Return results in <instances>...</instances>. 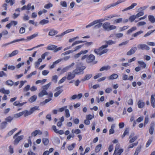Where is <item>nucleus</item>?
Here are the masks:
<instances>
[{"mask_svg":"<svg viewBox=\"0 0 155 155\" xmlns=\"http://www.w3.org/2000/svg\"><path fill=\"white\" fill-rule=\"evenodd\" d=\"M76 144L75 143H73L71 145H70L68 147V149L69 150H72L75 147Z\"/></svg>","mask_w":155,"mask_h":155,"instance_id":"34","label":"nucleus"},{"mask_svg":"<svg viewBox=\"0 0 155 155\" xmlns=\"http://www.w3.org/2000/svg\"><path fill=\"white\" fill-rule=\"evenodd\" d=\"M154 126V122H151L149 129V133L151 135L153 134Z\"/></svg>","mask_w":155,"mask_h":155,"instance_id":"14","label":"nucleus"},{"mask_svg":"<svg viewBox=\"0 0 155 155\" xmlns=\"http://www.w3.org/2000/svg\"><path fill=\"white\" fill-rule=\"evenodd\" d=\"M74 64H75L74 63H72L70 65L63 68L61 70V74H63L64 73L67 72L68 70L71 69L73 67L74 65Z\"/></svg>","mask_w":155,"mask_h":155,"instance_id":"7","label":"nucleus"},{"mask_svg":"<svg viewBox=\"0 0 155 155\" xmlns=\"http://www.w3.org/2000/svg\"><path fill=\"white\" fill-rule=\"evenodd\" d=\"M100 20H97L94 21L90 23L88 25H87L86 26V28H87L89 27H90L94 25L97 24V23L99 22Z\"/></svg>","mask_w":155,"mask_h":155,"instance_id":"19","label":"nucleus"},{"mask_svg":"<svg viewBox=\"0 0 155 155\" xmlns=\"http://www.w3.org/2000/svg\"><path fill=\"white\" fill-rule=\"evenodd\" d=\"M62 87V86L61 87H58L56 88L55 89L56 91H57L54 94V96L57 97H58L63 91V89H61V87Z\"/></svg>","mask_w":155,"mask_h":155,"instance_id":"8","label":"nucleus"},{"mask_svg":"<svg viewBox=\"0 0 155 155\" xmlns=\"http://www.w3.org/2000/svg\"><path fill=\"white\" fill-rule=\"evenodd\" d=\"M144 14V12H138L137 14L136 15L137 18H138L140 16H143Z\"/></svg>","mask_w":155,"mask_h":155,"instance_id":"64","label":"nucleus"},{"mask_svg":"<svg viewBox=\"0 0 155 155\" xmlns=\"http://www.w3.org/2000/svg\"><path fill=\"white\" fill-rule=\"evenodd\" d=\"M67 108V106H64V107H62L59 108L58 110V111L59 112H62L64 110H65V109Z\"/></svg>","mask_w":155,"mask_h":155,"instance_id":"59","label":"nucleus"},{"mask_svg":"<svg viewBox=\"0 0 155 155\" xmlns=\"http://www.w3.org/2000/svg\"><path fill=\"white\" fill-rule=\"evenodd\" d=\"M149 20L152 23H153L155 22V18L154 16L150 15L148 16Z\"/></svg>","mask_w":155,"mask_h":155,"instance_id":"31","label":"nucleus"},{"mask_svg":"<svg viewBox=\"0 0 155 155\" xmlns=\"http://www.w3.org/2000/svg\"><path fill=\"white\" fill-rule=\"evenodd\" d=\"M137 139V136H135L132 138H131L129 141V143H131L134 142L135 140Z\"/></svg>","mask_w":155,"mask_h":155,"instance_id":"60","label":"nucleus"},{"mask_svg":"<svg viewBox=\"0 0 155 155\" xmlns=\"http://www.w3.org/2000/svg\"><path fill=\"white\" fill-rule=\"evenodd\" d=\"M138 144V142L134 143L131 144H130L128 147V149L131 148H133L134 146H137Z\"/></svg>","mask_w":155,"mask_h":155,"instance_id":"63","label":"nucleus"},{"mask_svg":"<svg viewBox=\"0 0 155 155\" xmlns=\"http://www.w3.org/2000/svg\"><path fill=\"white\" fill-rule=\"evenodd\" d=\"M13 117L8 116L5 119V120L7 122H10L13 120Z\"/></svg>","mask_w":155,"mask_h":155,"instance_id":"52","label":"nucleus"},{"mask_svg":"<svg viewBox=\"0 0 155 155\" xmlns=\"http://www.w3.org/2000/svg\"><path fill=\"white\" fill-rule=\"evenodd\" d=\"M114 124H112L111 126V128L109 130V134H113L114 132Z\"/></svg>","mask_w":155,"mask_h":155,"instance_id":"43","label":"nucleus"},{"mask_svg":"<svg viewBox=\"0 0 155 155\" xmlns=\"http://www.w3.org/2000/svg\"><path fill=\"white\" fill-rule=\"evenodd\" d=\"M126 1V0H119L115 3H112L110 5H108L106 6H105L104 7V10H106L111 7H114L119 4L124 2Z\"/></svg>","mask_w":155,"mask_h":155,"instance_id":"6","label":"nucleus"},{"mask_svg":"<svg viewBox=\"0 0 155 155\" xmlns=\"http://www.w3.org/2000/svg\"><path fill=\"white\" fill-rule=\"evenodd\" d=\"M47 50L53 51L54 52H56L61 50L62 47L57 48V46L54 45H50L46 47Z\"/></svg>","mask_w":155,"mask_h":155,"instance_id":"4","label":"nucleus"},{"mask_svg":"<svg viewBox=\"0 0 155 155\" xmlns=\"http://www.w3.org/2000/svg\"><path fill=\"white\" fill-rule=\"evenodd\" d=\"M22 112H23V115L25 117L31 114L30 111H28L27 110H25L24 111H22Z\"/></svg>","mask_w":155,"mask_h":155,"instance_id":"51","label":"nucleus"},{"mask_svg":"<svg viewBox=\"0 0 155 155\" xmlns=\"http://www.w3.org/2000/svg\"><path fill=\"white\" fill-rule=\"evenodd\" d=\"M18 53V51L17 50H15L12 52L11 54H9V57H11L12 56H13L17 54Z\"/></svg>","mask_w":155,"mask_h":155,"instance_id":"38","label":"nucleus"},{"mask_svg":"<svg viewBox=\"0 0 155 155\" xmlns=\"http://www.w3.org/2000/svg\"><path fill=\"white\" fill-rule=\"evenodd\" d=\"M58 33V31H57L54 29H52L50 30L48 33V35L52 36L56 35Z\"/></svg>","mask_w":155,"mask_h":155,"instance_id":"22","label":"nucleus"},{"mask_svg":"<svg viewBox=\"0 0 155 155\" xmlns=\"http://www.w3.org/2000/svg\"><path fill=\"white\" fill-rule=\"evenodd\" d=\"M7 122L6 121H3L1 123V128L2 129H3L7 125Z\"/></svg>","mask_w":155,"mask_h":155,"instance_id":"45","label":"nucleus"},{"mask_svg":"<svg viewBox=\"0 0 155 155\" xmlns=\"http://www.w3.org/2000/svg\"><path fill=\"white\" fill-rule=\"evenodd\" d=\"M137 47L139 49L142 50H149L150 49L149 47L145 44H139L138 45Z\"/></svg>","mask_w":155,"mask_h":155,"instance_id":"9","label":"nucleus"},{"mask_svg":"<svg viewBox=\"0 0 155 155\" xmlns=\"http://www.w3.org/2000/svg\"><path fill=\"white\" fill-rule=\"evenodd\" d=\"M5 2L7 3H9L11 6H12L15 4V0H5Z\"/></svg>","mask_w":155,"mask_h":155,"instance_id":"39","label":"nucleus"},{"mask_svg":"<svg viewBox=\"0 0 155 155\" xmlns=\"http://www.w3.org/2000/svg\"><path fill=\"white\" fill-rule=\"evenodd\" d=\"M71 132L73 134H78L81 133V131L78 129H76L75 130L73 129L71 131Z\"/></svg>","mask_w":155,"mask_h":155,"instance_id":"44","label":"nucleus"},{"mask_svg":"<svg viewBox=\"0 0 155 155\" xmlns=\"http://www.w3.org/2000/svg\"><path fill=\"white\" fill-rule=\"evenodd\" d=\"M24 39H25L24 38H22L16 39V40H15L12 41V42H10L9 43L6 44L4 45H3V46H7L10 44H11L16 42H18V41H23L24 40Z\"/></svg>","mask_w":155,"mask_h":155,"instance_id":"27","label":"nucleus"},{"mask_svg":"<svg viewBox=\"0 0 155 155\" xmlns=\"http://www.w3.org/2000/svg\"><path fill=\"white\" fill-rule=\"evenodd\" d=\"M23 112H21L15 114L14 117L15 118H18L23 115Z\"/></svg>","mask_w":155,"mask_h":155,"instance_id":"48","label":"nucleus"},{"mask_svg":"<svg viewBox=\"0 0 155 155\" xmlns=\"http://www.w3.org/2000/svg\"><path fill=\"white\" fill-rule=\"evenodd\" d=\"M154 95L152 94L150 97V103L152 106L153 108L155 107V98H154Z\"/></svg>","mask_w":155,"mask_h":155,"instance_id":"21","label":"nucleus"},{"mask_svg":"<svg viewBox=\"0 0 155 155\" xmlns=\"http://www.w3.org/2000/svg\"><path fill=\"white\" fill-rule=\"evenodd\" d=\"M84 66H81V67H78L74 70L73 71V73H75V74L79 75L83 73V70L85 68Z\"/></svg>","mask_w":155,"mask_h":155,"instance_id":"5","label":"nucleus"},{"mask_svg":"<svg viewBox=\"0 0 155 155\" xmlns=\"http://www.w3.org/2000/svg\"><path fill=\"white\" fill-rule=\"evenodd\" d=\"M110 23L108 22L104 23L103 25V27L105 30L107 31H110L112 30L115 29L117 27L114 25H110Z\"/></svg>","mask_w":155,"mask_h":155,"instance_id":"3","label":"nucleus"},{"mask_svg":"<svg viewBox=\"0 0 155 155\" xmlns=\"http://www.w3.org/2000/svg\"><path fill=\"white\" fill-rule=\"evenodd\" d=\"M74 31V29H68V30H66V31H64V32H63L62 33H61V34L56 35V37H62L64 35H65L67 33H69V32H71L73 31Z\"/></svg>","mask_w":155,"mask_h":155,"instance_id":"15","label":"nucleus"},{"mask_svg":"<svg viewBox=\"0 0 155 155\" xmlns=\"http://www.w3.org/2000/svg\"><path fill=\"white\" fill-rule=\"evenodd\" d=\"M65 117L68 118L70 117V115L69 113V111L68 109H66L65 110Z\"/></svg>","mask_w":155,"mask_h":155,"instance_id":"55","label":"nucleus"},{"mask_svg":"<svg viewBox=\"0 0 155 155\" xmlns=\"http://www.w3.org/2000/svg\"><path fill=\"white\" fill-rule=\"evenodd\" d=\"M104 42L105 43V44L104 45L105 46V47L107 48L109 45H111L115 44L116 41H113L112 40H109L108 41H104Z\"/></svg>","mask_w":155,"mask_h":155,"instance_id":"10","label":"nucleus"},{"mask_svg":"<svg viewBox=\"0 0 155 155\" xmlns=\"http://www.w3.org/2000/svg\"><path fill=\"white\" fill-rule=\"evenodd\" d=\"M6 84L8 86H12L14 84V82L11 80H8L6 82Z\"/></svg>","mask_w":155,"mask_h":155,"instance_id":"36","label":"nucleus"},{"mask_svg":"<svg viewBox=\"0 0 155 155\" xmlns=\"http://www.w3.org/2000/svg\"><path fill=\"white\" fill-rule=\"evenodd\" d=\"M136 18H137L136 17V15H133L130 16V17L129 18V20L131 22H133L135 20Z\"/></svg>","mask_w":155,"mask_h":155,"instance_id":"56","label":"nucleus"},{"mask_svg":"<svg viewBox=\"0 0 155 155\" xmlns=\"http://www.w3.org/2000/svg\"><path fill=\"white\" fill-rule=\"evenodd\" d=\"M37 98V96L36 95H34L31 96L29 99V101L31 103H32L35 101Z\"/></svg>","mask_w":155,"mask_h":155,"instance_id":"32","label":"nucleus"},{"mask_svg":"<svg viewBox=\"0 0 155 155\" xmlns=\"http://www.w3.org/2000/svg\"><path fill=\"white\" fill-rule=\"evenodd\" d=\"M105 47V46L103 45L98 48H95L94 50V52L95 54L100 56L106 54L109 51V49Z\"/></svg>","mask_w":155,"mask_h":155,"instance_id":"1","label":"nucleus"},{"mask_svg":"<svg viewBox=\"0 0 155 155\" xmlns=\"http://www.w3.org/2000/svg\"><path fill=\"white\" fill-rule=\"evenodd\" d=\"M118 77V75L116 74H113L108 77L109 80H113L117 79Z\"/></svg>","mask_w":155,"mask_h":155,"instance_id":"28","label":"nucleus"},{"mask_svg":"<svg viewBox=\"0 0 155 155\" xmlns=\"http://www.w3.org/2000/svg\"><path fill=\"white\" fill-rule=\"evenodd\" d=\"M88 52V50H85L84 51H81L79 53L75 54L74 57L76 58L79 57L82 54H85Z\"/></svg>","mask_w":155,"mask_h":155,"instance_id":"20","label":"nucleus"},{"mask_svg":"<svg viewBox=\"0 0 155 155\" xmlns=\"http://www.w3.org/2000/svg\"><path fill=\"white\" fill-rule=\"evenodd\" d=\"M42 142L45 146H46L48 144L49 141L48 138H44L42 139Z\"/></svg>","mask_w":155,"mask_h":155,"instance_id":"42","label":"nucleus"},{"mask_svg":"<svg viewBox=\"0 0 155 155\" xmlns=\"http://www.w3.org/2000/svg\"><path fill=\"white\" fill-rule=\"evenodd\" d=\"M42 132L39 130H36L33 131L31 133V135L34 137L36 136L37 135H41L42 134Z\"/></svg>","mask_w":155,"mask_h":155,"instance_id":"18","label":"nucleus"},{"mask_svg":"<svg viewBox=\"0 0 155 155\" xmlns=\"http://www.w3.org/2000/svg\"><path fill=\"white\" fill-rule=\"evenodd\" d=\"M94 117V116H93L91 114H89L87 115L86 116V119L89 120H91Z\"/></svg>","mask_w":155,"mask_h":155,"instance_id":"61","label":"nucleus"},{"mask_svg":"<svg viewBox=\"0 0 155 155\" xmlns=\"http://www.w3.org/2000/svg\"><path fill=\"white\" fill-rule=\"evenodd\" d=\"M101 144H98L97 146L95 149V151L96 153H97L99 152L101 148Z\"/></svg>","mask_w":155,"mask_h":155,"instance_id":"37","label":"nucleus"},{"mask_svg":"<svg viewBox=\"0 0 155 155\" xmlns=\"http://www.w3.org/2000/svg\"><path fill=\"white\" fill-rule=\"evenodd\" d=\"M92 75L91 74H87L86 75L84 78L81 79V81H85L89 79L92 77Z\"/></svg>","mask_w":155,"mask_h":155,"instance_id":"24","label":"nucleus"},{"mask_svg":"<svg viewBox=\"0 0 155 155\" xmlns=\"http://www.w3.org/2000/svg\"><path fill=\"white\" fill-rule=\"evenodd\" d=\"M137 29V28L136 26L133 27L127 31L126 34L127 35H129L133 32L134 31L136 30Z\"/></svg>","mask_w":155,"mask_h":155,"instance_id":"26","label":"nucleus"},{"mask_svg":"<svg viewBox=\"0 0 155 155\" xmlns=\"http://www.w3.org/2000/svg\"><path fill=\"white\" fill-rule=\"evenodd\" d=\"M145 103L142 100H140L137 102L138 107L139 108H143L145 105Z\"/></svg>","mask_w":155,"mask_h":155,"instance_id":"17","label":"nucleus"},{"mask_svg":"<svg viewBox=\"0 0 155 155\" xmlns=\"http://www.w3.org/2000/svg\"><path fill=\"white\" fill-rule=\"evenodd\" d=\"M51 84V82H50V83H48V84H47L46 85H45L43 87V90H47L49 88V86H50Z\"/></svg>","mask_w":155,"mask_h":155,"instance_id":"57","label":"nucleus"},{"mask_svg":"<svg viewBox=\"0 0 155 155\" xmlns=\"http://www.w3.org/2000/svg\"><path fill=\"white\" fill-rule=\"evenodd\" d=\"M129 26L128 25L127 26H124L122 27H120V31H124L125 30H126L127 29L129 28Z\"/></svg>","mask_w":155,"mask_h":155,"instance_id":"54","label":"nucleus"},{"mask_svg":"<svg viewBox=\"0 0 155 155\" xmlns=\"http://www.w3.org/2000/svg\"><path fill=\"white\" fill-rule=\"evenodd\" d=\"M17 128H15L14 129H12V130L9 131L8 133V135L9 136H11L12 135L13 133L17 130Z\"/></svg>","mask_w":155,"mask_h":155,"instance_id":"58","label":"nucleus"},{"mask_svg":"<svg viewBox=\"0 0 155 155\" xmlns=\"http://www.w3.org/2000/svg\"><path fill=\"white\" fill-rule=\"evenodd\" d=\"M0 92L8 94L10 93V91L9 90H6L4 88H0Z\"/></svg>","mask_w":155,"mask_h":155,"instance_id":"30","label":"nucleus"},{"mask_svg":"<svg viewBox=\"0 0 155 155\" xmlns=\"http://www.w3.org/2000/svg\"><path fill=\"white\" fill-rule=\"evenodd\" d=\"M137 50V48L136 47H133L130 51H128L127 53V55H130L134 53Z\"/></svg>","mask_w":155,"mask_h":155,"instance_id":"12","label":"nucleus"},{"mask_svg":"<svg viewBox=\"0 0 155 155\" xmlns=\"http://www.w3.org/2000/svg\"><path fill=\"white\" fill-rule=\"evenodd\" d=\"M53 6V5L51 3H49L46 4L44 6V8L46 9H49Z\"/></svg>","mask_w":155,"mask_h":155,"instance_id":"50","label":"nucleus"},{"mask_svg":"<svg viewBox=\"0 0 155 155\" xmlns=\"http://www.w3.org/2000/svg\"><path fill=\"white\" fill-rule=\"evenodd\" d=\"M48 94V93L46 90H43L38 94V96L39 97H41L45 95H47Z\"/></svg>","mask_w":155,"mask_h":155,"instance_id":"25","label":"nucleus"},{"mask_svg":"<svg viewBox=\"0 0 155 155\" xmlns=\"http://www.w3.org/2000/svg\"><path fill=\"white\" fill-rule=\"evenodd\" d=\"M122 21L123 18H120L115 20L114 21V24H117L122 22Z\"/></svg>","mask_w":155,"mask_h":155,"instance_id":"46","label":"nucleus"},{"mask_svg":"<svg viewBox=\"0 0 155 155\" xmlns=\"http://www.w3.org/2000/svg\"><path fill=\"white\" fill-rule=\"evenodd\" d=\"M137 5V4L136 3H133V4H131V5L130 6H129V7H128L125 8V9L123 10H122V11L123 12H124V11H127V10H129L133 8H134V7L135 6H136Z\"/></svg>","mask_w":155,"mask_h":155,"instance_id":"23","label":"nucleus"},{"mask_svg":"<svg viewBox=\"0 0 155 155\" xmlns=\"http://www.w3.org/2000/svg\"><path fill=\"white\" fill-rule=\"evenodd\" d=\"M152 139L153 137H152L150 139H149L148 140L146 145V147H148L150 144L153 141Z\"/></svg>","mask_w":155,"mask_h":155,"instance_id":"47","label":"nucleus"},{"mask_svg":"<svg viewBox=\"0 0 155 155\" xmlns=\"http://www.w3.org/2000/svg\"><path fill=\"white\" fill-rule=\"evenodd\" d=\"M110 66L107 65L104 66L100 69V71H102L104 70L107 71L109 69H110Z\"/></svg>","mask_w":155,"mask_h":155,"instance_id":"33","label":"nucleus"},{"mask_svg":"<svg viewBox=\"0 0 155 155\" xmlns=\"http://www.w3.org/2000/svg\"><path fill=\"white\" fill-rule=\"evenodd\" d=\"M24 137L23 135H21L16 137L15 139V140L14 141V145H17L18 144L19 141L22 140Z\"/></svg>","mask_w":155,"mask_h":155,"instance_id":"11","label":"nucleus"},{"mask_svg":"<svg viewBox=\"0 0 155 155\" xmlns=\"http://www.w3.org/2000/svg\"><path fill=\"white\" fill-rule=\"evenodd\" d=\"M143 31H137L134 34H133L132 35V37H137L138 35L141 34L143 33Z\"/></svg>","mask_w":155,"mask_h":155,"instance_id":"40","label":"nucleus"},{"mask_svg":"<svg viewBox=\"0 0 155 155\" xmlns=\"http://www.w3.org/2000/svg\"><path fill=\"white\" fill-rule=\"evenodd\" d=\"M49 22V21L48 20H47L45 19H43L41 20L39 22V24L41 25H44L45 24H47Z\"/></svg>","mask_w":155,"mask_h":155,"instance_id":"41","label":"nucleus"},{"mask_svg":"<svg viewBox=\"0 0 155 155\" xmlns=\"http://www.w3.org/2000/svg\"><path fill=\"white\" fill-rule=\"evenodd\" d=\"M39 107L38 106H35L31 108L30 110V112L31 114L33 113L35 110H39Z\"/></svg>","mask_w":155,"mask_h":155,"instance_id":"29","label":"nucleus"},{"mask_svg":"<svg viewBox=\"0 0 155 155\" xmlns=\"http://www.w3.org/2000/svg\"><path fill=\"white\" fill-rule=\"evenodd\" d=\"M85 59H86V61L87 63H91L95 60V57L92 54H91L89 55H85L82 57L81 60H83Z\"/></svg>","mask_w":155,"mask_h":155,"instance_id":"2","label":"nucleus"},{"mask_svg":"<svg viewBox=\"0 0 155 155\" xmlns=\"http://www.w3.org/2000/svg\"><path fill=\"white\" fill-rule=\"evenodd\" d=\"M117 16H118L117 15H110L109 16H105L104 19H99V20H100V22H102L105 20H108L109 19L111 18L114 17H117Z\"/></svg>","mask_w":155,"mask_h":155,"instance_id":"13","label":"nucleus"},{"mask_svg":"<svg viewBox=\"0 0 155 155\" xmlns=\"http://www.w3.org/2000/svg\"><path fill=\"white\" fill-rule=\"evenodd\" d=\"M149 121V119L148 117H146L145 118L144 121V126H145L148 123Z\"/></svg>","mask_w":155,"mask_h":155,"instance_id":"62","label":"nucleus"},{"mask_svg":"<svg viewBox=\"0 0 155 155\" xmlns=\"http://www.w3.org/2000/svg\"><path fill=\"white\" fill-rule=\"evenodd\" d=\"M75 73L72 74L71 72H69L66 78L68 80H71L75 77Z\"/></svg>","mask_w":155,"mask_h":155,"instance_id":"16","label":"nucleus"},{"mask_svg":"<svg viewBox=\"0 0 155 155\" xmlns=\"http://www.w3.org/2000/svg\"><path fill=\"white\" fill-rule=\"evenodd\" d=\"M138 63L143 68H144L146 67V64L142 61H138Z\"/></svg>","mask_w":155,"mask_h":155,"instance_id":"35","label":"nucleus"},{"mask_svg":"<svg viewBox=\"0 0 155 155\" xmlns=\"http://www.w3.org/2000/svg\"><path fill=\"white\" fill-rule=\"evenodd\" d=\"M58 78V77L57 75H54L52 77V81L55 83H56L57 82Z\"/></svg>","mask_w":155,"mask_h":155,"instance_id":"53","label":"nucleus"},{"mask_svg":"<svg viewBox=\"0 0 155 155\" xmlns=\"http://www.w3.org/2000/svg\"><path fill=\"white\" fill-rule=\"evenodd\" d=\"M85 41H75L73 43H72L71 46H73L74 45L76 44H78L80 43H82L85 42Z\"/></svg>","mask_w":155,"mask_h":155,"instance_id":"49","label":"nucleus"}]
</instances>
